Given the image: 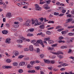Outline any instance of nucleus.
I'll return each instance as SVG.
<instances>
[{
  "instance_id": "9d476101",
  "label": "nucleus",
  "mask_w": 74,
  "mask_h": 74,
  "mask_svg": "<svg viewBox=\"0 0 74 74\" xmlns=\"http://www.w3.org/2000/svg\"><path fill=\"white\" fill-rule=\"evenodd\" d=\"M11 16V13H8L6 15V16L8 18H10Z\"/></svg>"
},
{
  "instance_id": "ea45409f",
  "label": "nucleus",
  "mask_w": 74,
  "mask_h": 74,
  "mask_svg": "<svg viewBox=\"0 0 74 74\" xmlns=\"http://www.w3.org/2000/svg\"><path fill=\"white\" fill-rule=\"evenodd\" d=\"M65 12H66V10H63L62 11V13H63V14L65 13Z\"/></svg>"
},
{
  "instance_id": "2f4dec72",
  "label": "nucleus",
  "mask_w": 74,
  "mask_h": 74,
  "mask_svg": "<svg viewBox=\"0 0 74 74\" xmlns=\"http://www.w3.org/2000/svg\"><path fill=\"white\" fill-rule=\"evenodd\" d=\"M47 6H48V5H47V4H46L43 5V7L44 8H45H45H47Z\"/></svg>"
},
{
  "instance_id": "1a4fd4ad",
  "label": "nucleus",
  "mask_w": 74,
  "mask_h": 74,
  "mask_svg": "<svg viewBox=\"0 0 74 74\" xmlns=\"http://www.w3.org/2000/svg\"><path fill=\"white\" fill-rule=\"evenodd\" d=\"M29 49L30 51H33V46L32 45H30L29 47Z\"/></svg>"
},
{
  "instance_id": "680f3d73",
  "label": "nucleus",
  "mask_w": 74,
  "mask_h": 74,
  "mask_svg": "<svg viewBox=\"0 0 74 74\" xmlns=\"http://www.w3.org/2000/svg\"><path fill=\"white\" fill-rule=\"evenodd\" d=\"M49 8H50V7H49V6L48 7L47 6L45 9H46V10H48V9H49Z\"/></svg>"
},
{
  "instance_id": "20e7f679",
  "label": "nucleus",
  "mask_w": 74,
  "mask_h": 74,
  "mask_svg": "<svg viewBox=\"0 0 74 74\" xmlns=\"http://www.w3.org/2000/svg\"><path fill=\"white\" fill-rule=\"evenodd\" d=\"M6 43L7 44H10L11 43V39L10 38H8L6 39L5 41Z\"/></svg>"
},
{
  "instance_id": "c9c22d12",
  "label": "nucleus",
  "mask_w": 74,
  "mask_h": 74,
  "mask_svg": "<svg viewBox=\"0 0 74 74\" xmlns=\"http://www.w3.org/2000/svg\"><path fill=\"white\" fill-rule=\"evenodd\" d=\"M36 41V40H31V43H32V44H33L34 43V42H35Z\"/></svg>"
},
{
  "instance_id": "6e6552de",
  "label": "nucleus",
  "mask_w": 74,
  "mask_h": 74,
  "mask_svg": "<svg viewBox=\"0 0 74 74\" xmlns=\"http://www.w3.org/2000/svg\"><path fill=\"white\" fill-rule=\"evenodd\" d=\"M37 42H38L39 44H40L41 45H43L44 44V43L42 42V41L41 40H38Z\"/></svg>"
},
{
  "instance_id": "09e8293b",
  "label": "nucleus",
  "mask_w": 74,
  "mask_h": 74,
  "mask_svg": "<svg viewBox=\"0 0 74 74\" xmlns=\"http://www.w3.org/2000/svg\"><path fill=\"white\" fill-rule=\"evenodd\" d=\"M60 28V26H57L56 28V29H59Z\"/></svg>"
},
{
  "instance_id": "6e6d98bb",
  "label": "nucleus",
  "mask_w": 74,
  "mask_h": 74,
  "mask_svg": "<svg viewBox=\"0 0 74 74\" xmlns=\"http://www.w3.org/2000/svg\"><path fill=\"white\" fill-rule=\"evenodd\" d=\"M32 24H34L35 23V21L33 20H32Z\"/></svg>"
},
{
  "instance_id": "13d9d810",
  "label": "nucleus",
  "mask_w": 74,
  "mask_h": 74,
  "mask_svg": "<svg viewBox=\"0 0 74 74\" xmlns=\"http://www.w3.org/2000/svg\"><path fill=\"white\" fill-rule=\"evenodd\" d=\"M44 56L43 54H42L40 55V57L42 58H44Z\"/></svg>"
},
{
  "instance_id": "4468645a",
  "label": "nucleus",
  "mask_w": 74,
  "mask_h": 74,
  "mask_svg": "<svg viewBox=\"0 0 74 74\" xmlns=\"http://www.w3.org/2000/svg\"><path fill=\"white\" fill-rule=\"evenodd\" d=\"M34 28H31V29H28V32H34Z\"/></svg>"
},
{
  "instance_id": "dca6fc26",
  "label": "nucleus",
  "mask_w": 74,
  "mask_h": 74,
  "mask_svg": "<svg viewBox=\"0 0 74 74\" xmlns=\"http://www.w3.org/2000/svg\"><path fill=\"white\" fill-rule=\"evenodd\" d=\"M69 36H74V33H72L71 32H70L68 33Z\"/></svg>"
},
{
  "instance_id": "4be33fe9",
  "label": "nucleus",
  "mask_w": 74,
  "mask_h": 74,
  "mask_svg": "<svg viewBox=\"0 0 74 74\" xmlns=\"http://www.w3.org/2000/svg\"><path fill=\"white\" fill-rule=\"evenodd\" d=\"M57 56L58 57V58H60V59H62L63 58V56L62 55L60 56L59 55H58Z\"/></svg>"
},
{
  "instance_id": "052dcab7",
  "label": "nucleus",
  "mask_w": 74,
  "mask_h": 74,
  "mask_svg": "<svg viewBox=\"0 0 74 74\" xmlns=\"http://www.w3.org/2000/svg\"><path fill=\"white\" fill-rule=\"evenodd\" d=\"M48 69H49V70H51L52 69V67L50 66V67H49L48 68Z\"/></svg>"
},
{
  "instance_id": "412c9836",
  "label": "nucleus",
  "mask_w": 74,
  "mask_h": 74,
  "mask_svg": "<svg viewBox=\"0 0 74 74\" xmlns=\"http://www.w3.org/2000/svg\"><path fill=\"white\" fill-rule=\"evenodd\" d=\"M30 63L32 65H33L36 63V62L35 61H32L30 62Z\"/></svg>"
},
{
  "instance_id": "b1692460",
  "label": "nucleus",
  "mask_w": 74,
  "mask_h": 74,
  "mask_svg": "<svg viewBox=\"0 0 74 74\" xmlns=\"http://www.w3.org/2000/svg\"><path fill=\"white\" fill-rule=\"evenodd\" d=\"M13 64L14 66H18V63L14 62L13 63Z\"/></svg>"
},
{
  "instance_id": "c03bdc74",
  "label": "nucleus",
  "mask_w": 74,
  "mask_h": 74,
  "mask_svg": "<svg viewBox=\"0 0 74 74\" xmlns=\"http://www.w3.org/2000/svg\"><path fill=\"white\" fill-rule=\"evenodd\" d=\"M42 32L39 33L37 34V36H39L40 35H42Z\"/></svg>"
},
{
  "instance_id": "f03ea898",
  "label": "nucleus",
  "mask_w": 74,
  "mask_h": 74,
  "mask_svg": "<svg viewBox=\"0 0 74 74\" xmlns=\"http://www.w3.org/2000/svg\"><path fill=\"white\" fill-rule=\"evenodd\" d=\"M50 53H53V55H59V54H62V55H63V52L61 51H59L57 53L53 52L51 51H50Z\"/></svg>"
},
{
  "instance_id": "473e14b6",
  "label": "nucleus",
  "mask_w": 74,
  "mask_h": 74,
  "mask_svg": "<svg viewBox=\"0 0 74 74\" xmlns=\"http://www.w3.org/2000/svg\"><path fill=\"white\" fill-rule=\"evenodd\" d=\"M54 27H49L47 29V30H51V29H53Z\"/></svg>"
},
{
  "instance_id": "37998d69",
  "label": "nucleus",
  "mask_w": 74,
  "mask_h": 74,
  "mask_svg": "<svg viewBox=\"0 0 74 74\" xmlns=\"http://www.w3.org/2000/svg\"><path fill=\"white\" fill-rule=\"evenodd\" d=\"M19 73H22L23 72V70L20 69L19 70Z\"/></svg>"
},
{
  "instance_id": "864d4df0",
  "label": "nucleus",
  "mask_w": 74,
  "mask_h": 74,
  "mask_svg": "<svg viewBox=\"0 0 74 74\" xmlns=\"http://www.w3.org/2000/svg\"><path fill=\"white\" fill-rule=\"evenodd\" d=\"M17 5L18 6H19V7H21V3H17Z\"/></svg>"
},
{
  "instance_id": "3c124183",
  "label": "nucleus",
  "mask_w": 74,
  "mask_h": 74,
  "mask_svg": "<svg viewBox=\"0 0 74 74\" xmlns=\"http://www.w3.org/2000/svg\"><path fill=\"white\" fill-rule=\"evenodd\" d=\"M39 19H40L41 21L42 22L43 21V20H44V18L42 17L41 18H39Z\"/></svg>"
},
{
  "instance_id": "0e129e2a",
  "label": "nucleus",
  "mask_w": 74,
  "mask_h": 74,
  "mask_svg": "<svg viewBox=\"0 0 74 74\" xmlns=\"http://www.w3.org/2000/svg\"><path fill=\"white\" fill-rule=\"evenodd\" d=\"M71 14L72 15H74V10L73 11H71Z\"/></svg>"
},
{
  "instance_id": "7c9ffc66",
  "label": "nucleus",
  "mask_w": 74,
  "mask_h": 74,
  "mask_svg": "<svg viewBox=\"0 0 74 74\" xmlns=\"http://www.w3.org/2000/svg\"><path fill=\"white\" fill-rule=\"evenodd\" d=\"M18 27L19 25H18L16 24L14 25V27L15 28H17V27Z\"/></svg>"
},
{
  "instance_id": "c85d7f7f",
  "label": "nucleus",
  "mask_w": 74,
  "mask_h": 74,
  "mask_svg": "<svg viewBox=\"0 0 74 74\" xmlns=\"http://www.w3.org/2000/svg\"><path fill=\"white\" fill-rule=\"evenodd\" d=\"M48 23H54V21H49L48 22Z\"/></svg>"
},
{
  "instance_id": "bf43d9fd",
  "label": "nucleus",
  "mask_w": 74,
  "mask_h": 74,
  "mask_svg": "<svg viewBox=\"0 0 74 74\" xmlns=\"http://www.w3.org/2000/svg\"><path fill=\"white\" fill-rule=\"evenodd\" d=\"M71 15H70V14H67V17H71Z\"/></svg>"
},
{
  "instance_id": "5fc2aeb1",
  "label": "nucleus",
  "mask_w": 74,
  "mask_h": 74,
  "mask_svg": "<svg viewBox=\"0 0 74 74\" xmlns=\"http://www.w3.org/2000/svg\"><path fill=\"white\" fill-rule=\"evenodd\" d=\"M32 73H35L36 72V71H35V70H32L31 71Z\"/></svg>"
},
{
  "instance_id": "49530a36",
  "label": "nucleus",
  "mask_w": 74,
  "mask_h": 74,
  "mask_svg": "<svg viewBox=\"0 0 74 74\" xmlns=\"http://www.w3.org/2000/svg\"><path fill=\"white\" fill-rule=\"evenodd\" d=\"M40 51V50L38 48L37 49V52H39Z\"/></svg>"
},
{
  "instance_id": "774afa93",
  "label": "nucleus",
  "mask_w": 74,
  "mask_h": 74,
  "mask_svg": "<svg viewBox=\"0 0 74 74\" xmlns=\"http://www.w3.org/2000/svg\"><path fill=\"white\" fill-rule=\"evenodd\" d=\"M40 74H44V72L42 71H40Z\"/></svg>"
},
{
  "instance_id": "4d7b16f0",
  "label": "nucleus",
  "mask_w": 74,
  "mask_h": 74,
  "mask_svg": "<svg viewBox=\"0 0 74 74\" xmlns=\"http://www.w3.org/2000/svg\"><path fill=\"white\" fill-rule=\"evenodd\" d=\"M72 52V51L71 49H69V51L68 52V53H70Z\"/></svg>"
},
{
  "instance_id": "e2e57ef3",
  "label": "nucleus",
  "mask_w": 74,
  "mask_h": 74,
  "mask_svg": "<svg viewBox=\"0 0 74 74\" xmlns=\"http://www.w3.org/2000/svg\"><path fill=\"white\" fill-rule=\"evenodd\" d=\"M40 4H44L45 3V2H43V1H40Z\"/></svg>"
},
{
  "instance_id": "c756f323",
  "label": "nucleus",
  "mask_w": 74,
  "mask_h": 74,
  "mask_svg": "<svg viewBox=\"0 0 74 74\" xmlns=\"http://www.w3.org/2000/svg\"><path fill=\"white\" fill-rule=\"evenodd\" d=\"M33 36V34H27V36L28 37H31V36Z\"/></svg>"
},
{
  "instance_id": "de8ad7c7",
  "label": "nucleus",
  "mask_w": 74,
  "mask_h": 74,
  "mask_svg": "<svg viewBox=\"0 0 74 74\" xmlns=\"http://www.w3.org/2000/svg\"><path fill=\"white\" fill-rule=\"evenodd\" d=\"M69 59H72L73 60H74V58L72 56H71L69 57Z\"/></svg>"
},
{
  "instance_id": "a18cd8bd",
  "label": "nucleus",
  "mask_w": 74,
  "mask_h": 74,
  "mask_svg": "<svg viewBox=\"0 0 74 74\" xmlns=\"http://www.w3.org/2000/svg\"><path fill=\"white\" fill-rule=\"evenodd\" d=\"M24 56H22V55H20L18 57V58H20V59L21 58H22Z\"/></svg>"
},
{
  "instance_id": "6ab92c4d",
  "label": "nucleus",
  "mask_w": 74,
  "mask_h": 74,
  "mask_svg": "<svg viewBox=\"0 0 74 74\" xmlns=\"http://www.w3.org/2000/svg\"><path fill=\"white\" fill-rule=\"evenodd\" d=\"M67 48V47L64 46H62L60 47L61 49H64V48Z\"/></svg>"
},
{
  "instance_id": "f8f14e48",
  "label": "nucleus",
  "mask_w": 74,
  "mask_h": 74,
  "mask_svg": "<svg viewBox=\"0 0 74 74\" xmlns=\"http://www.w3.org/2000/svg\"><path fill=\"white\" fill-rule=\"evenodd\" d=\"M20 66H24L25 64V62H20L19 64Z\"/></svg>"
},
{
  "instance_id": "0eeeda50",
  "label": "nucleus",
  "mask_w": 74,
  "mask_h": 74,
  "mask_svg": "<svg viewBox=\"0 0 74 74\" xmlns=\"http://www.w3.org/2000/svg\"><path fill=\"white\" fill-rule=\"evenodd\" d=\"M74 38H72L70 40L68 41L67 42L68 43H72L73 42L74 40Z\"/></svg>"
},
{
  "instance_id": "4c0bfd02",
  "label": "nucleus",
  "mask_w": 74,
  "mask_h": 74,
  "mask_svg": "<svg viewBox=\"0 0 74 74\" xmlns=\"http://www.w3.org/2000/svg\"><path fill=\"white\" fill-rule=\"evenodd\" d=\"M54 15H58L59 13L55 12L54 13Z\"/></svg>"
},
{
  "instance_id": "72a5a7b5",
  "label": "nucleus",
  "mask_w": 74,
  "mask_h": 74,
  "mask_svg": "<svg viewBox=\"0 0 74 74\" xmlns=\"http://www.w3.org/2000/svg\"><path fill=\"white\" fill-rule=\"evenodd\" d=\"M30 67H32V66H31V65H30V64H28L27 65V68H28V69H30Z\"/></svg>"
},
{
  "instance_id": "e433bc0d",
  "label": "nucleus",
  "mask_w": 74,
  "mask_h": 74,
  "mask_svg": "<svg viewBox=\"0 0 74 74\" xmlns=\"http://www.w3.org/2000/svg\"><path fill=\"white\" fill-rule=\"evenodd\" d=\"M58 45V44H53L51 45L52 47H56V46H57V45Z\"/></svg>"
},
{
  "instance_id": "a19ab883",
  "label": "nucleus",
  "mask_w": 74,
  "mask_h": 74,
  "mask_svg": "<svg viewBox=\"0 0 74 74\" xmlns=\"http://www.w3.org/2000/svg\"><path fill=\"white\" fill-rule=\"evenodd\" d=\"M49 39H50L49 38H47L45 39V41H48V40H49Z\"/></svg>"
},
{
  "instance_id": "aec40b11",
  "label": "nucleus",
  "mask_w": 74,
  "mask_h": 74,
  "mask_svg": "<svg viewBox=\"0 0 74 74\" xmlns=\"http://www.w3.org/2000/svg\"><path fill=\"white\" fill-rule=\"evenodd\" d=\"M72 21V19L70 18L68 19L67 21H66V23H68V22H70L71 21Z\"/></svg>"
},
{
  "instance_id": "9b49d317",
  "label": "nucleus",
  "mask_w": 74,
  "mask_h": 74,
  "mask_svg": "<svg viewBox=\"0 0 74 74\" xmlns=\"http://www.w3.org/2000/svg\"><path fill=\"white\" fill-rule=\"evenodd\" d=\"M39 27L41 29H44L45 28V26L44 25H41L39 26Z\"/></svg>"
},
{
  "instance_id": "423d86ee",
  "label": "nucleus",
  "mask_w": 74,
  "mask_h": 74,
  "mask_svg": "<svg viewBox=\"0 0 74 74\" xmlns=\"http://www.w3.org/2000/svg\"><path fill=\"white\" fill-rule=\"evenodd\" d=\"M31 23V20H28L26 22L25 25L27 26H29V23Z\"/></svg>"
},
{
  "instance_id": "5701e85b",
  "label": "nucleus",
  "mask_w": 74,
  "mask_h": 74,
  "mask_svg": "<svg viewBox=\"0 0 74 74\" xmlns=\"http://www.w3.org/2000/svg\"><path fill=\"white\" fill-rule=\"evenodd\" d=\"M6 62L7 63H10L11 62V60L9 59H7L6 60Z\"/></svg>"
},
{
  "instance_id": "338daca9",
  "label": "nucleus",
  "mask_w": 74,
  "mask_h": 74,
  "mask_svg": "<svg viewBox=\"0 0 74 74\" xmlns=\"http://www.w3.org/2000/svg\"><path fill=\"white\" fill-rule=\"evenodd\" d=\"M53 70L54 71H58V69H54Z\"/></svg>"
},
{
  "instance_id": "ddd939ff",
  "label": "nucleus",
  "mask_w": 74,
  "mask_h": 74,
  "mask_svg": "<svg viewBox=\"0 0 74 74\" xmlns=\"http://www.w3.org/2000/svg\"><path fill=\"white\" fill-rule=\"evenodd\" d=\"M2 33L3 34H6L8 33V31L6 30H3L2 31Z\"/></svg>"
},
{
  "instance_id": "393cba45",
  "label": "nucleus",
  "mask_w": 74,
  "mask_h": 74,
  "mask_svg": "<svg viewBox=\"0 0 74 74\" xmlns=\"http://www.w3.org/2000/svg\"><path fill=\"white\" fill-rule=\"evenodd\" d=\"M53 49V48L51 47H49L47 48L48 50H50V51H51L52 49Z\"/></svg>"
},
{
  "instance_id": "a878e982",
  "label": "nucleus",
  "mask_w": 74,
  "mask_h": 74,
  "mask_svg": "<svg viewBox=\"0 0 74 74\" xmlns=\"http://www.w3.org/2000/svg\"><path fill=\"white\" fill-rule=\"evenodd\" d=\"M17 42L18 43H21V42H22V40L21 39H19L17 40Z\"/></svg>"
},
{
  "instance_id": "cd10ccee",
  "label": "nucleus",
  "mask_w": 74,
  "mask_h": 74,
  "mask_svg": "<svg viewBox=\"0 0 74 74\" xmlns=\"http://www.w3.org/2000/svg\"><path fill=\"white\" fill-rule=\"evenodd\" d=\"M34 45H36L37 47H38L39 46V45L38 44V42H36L34 44Z\"/></svg>"
},
{
  "instance_id": "8fccbe9b",
  "label": "nucleus",
  "mask_w": 74,
  "mask_h": 74,
  "mask_svg": "<svg viewBox=\"0 0 74 74\" xmlns=\"http://www.w3.org/2000/svg\"><path fill=\"white\" fill-rule=\"evenodd\" d=\"M64 15V14H61L59 15V16H63Z\"/></svg>"
},
{
  "instance_id": "69168bd1",
  "label": "nucleus",
  "mask_w": 74,
  "mask_h": 74,
  "mask_svg": "<svg viewBox=\"0 0 74 74\" xmlns=\"http://www.w3.org/2000/svg\"><path fill=\"white\" fill-rule=\"evenodd\" d=\"M6 21V19L5 18H3V22H5Z\"/></svg>"
},
{
  "instance_id": "f3484780",
  "label": "nucleus",
  "mask_w": 74,
  "mask_h": 74,
  "mask_svg": "<svg viewBox=\"0 0 74 74\" xmlns=\"http://www.w3.org/2000/svg\"><path fill=\"white\" fill-rule=\"evenodd\" d=\"M54 42L53 40H49V44H53Z\"/></svg>"
},
{
  "instance_id": "f257e3e1",
  "label": "nucleus",
  "mask_w": 74,
  "mask_h": 74,
  "mask_svg": "<svg viewBox=\"0 0 74 74\" xmlns=\"http://www.w3.org/2000/svg\"><path fill=\"white\" fill-rule=\"evenodd\" d=\"M44 61L46 63L49 64V63H51L52 64H54L55 63V61L54 60H51V61H49L46 59H44Z\"/></svg>"
},
{
  "instance_id": "58836bf2",
  "label": "nucleus",
  "mask_w": 74,
  "mask_h": 74,
  "mask_svg": "<svg viewBox=\"0 0 74 74\" xmlns=\"http://www.w3.org/2000/svg\"><path fill=\"white\" fill-rule=\"evenodd\" d=\"M59 39L60 40H62V39H63V37L62 36H60L59 37Z\"/></svg>"
},
{
  "instance_id": "a211bd4d",
  "label": "nucleus",
  "mask_w": 74,
  "mask_h": 74,
  "mask_svg": "<svg viewBox=\"0 0 74 74\" xmlns=\"http://www.w3.org/2000/svg\"><path fill=\"white\" fill-rule=\"evenodd\" d=\"M73 28H74V25H71L70 26L68 27H67L68 29H73Z\"/></svg>"
},
{
  "instance_id": "2eb2a0df",
  "label": "nucleus",
  "mask_w": 74,
  "mask_h": 74,
  "mask_svg": "<svg viewBox=\"0 0 74 74\" xmlns=\"http://www.w3.org/2000/svg\"><path fill=\"white\" fill-rule=\"evenodd\" d=\"M3 69H9V68H10V66H3Z\"/></svg>"
},
{
  "instance_id": "bb28decb",
  "label": "nucleus",
  "mask_w": 74,
  "mask_h": 74,
  "mask_svg": "<svg viewBox=\"0 0 74 74\" xmlns=\"http://www.w3.org/2000/svg\"><path fill=\"white\" fill-rule=\"evenodd\" d=\"M67 32L65 31H63L61 32V33L62 34H66Z\"/></svg>"
},
{
  "instance_id": "39448f33",
  "label": "nucleus",
  "mask_w": 74,
  "mask_h": 74,
  "mask_svg": "<svg viewBox=\"0 0 74 74\" xmlns=\"http://www.w3.org/2000/svg\"><path fill=\"white\" fill-rule=\"evenodd\" d=\"M40 24L38 23V20L36 19L35 20V26H36L37 25H39Z\"/></svg>"
},
{
  "instance_id": "7ed1b4c3",
  "label": "nucleus",
  "mask_w": 74,
  "mask_h": 74,
  "mask_svg": "<svg viewBox=\"0 0 74 74\" xmlns=\"http://www.w3.org/2000/svg\"><path fill=\"white\" fill-rule=\"evenodd\" d=\"M35 6L36 8V9L37 11H40V8L39 5L37 4H36L35 5Z\"/></svg>"
},
{
  "instance_id": "f704fd0d",
  "label": "nucleus",
  "mask_w": 74,
  "mask_h": 74,
  "mask_svg": "<svg viewBox=\"0 0 74 74\" xmlns=\"http://www.w3.org/2000/svg\"><path fill=\"white\" fill-rule=\"evenodd\" d=\"M46 33L47 34H51V32H50V31H47L46 32Z\"/></svg>"
},
{
  "instance_id": "603ef678",
  "label": "nucleus",
  "mask_w": 74,
  "mask_h": 74,
  "mask_svg": "<svg viewBox=\"0 0 74 74\" xmlns=\"http://www.w3.org/2000/svg\"><path fill=\"white\" fill-rule=\"evenodd\" d=\"M35 68L37 70H39V69H40V67L39 66H36L35 67Z\"/></svg>"
},
{
  "instance_id": "79ce46f5",
  "label": "nucleus",
  "mask_w": 74,
  "mask_h": 74,
  "mask_svg": "<svg viewBox=\"0 0 74 74\" xmlns=\"http://www.w3.org/2000/svg\"><path fill=\"white\" fill-rule=\"evenodd\" d=\"M24 51H29V49L27 48H25L24 49Z\"/></svg>"
}]
</instances>
